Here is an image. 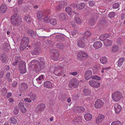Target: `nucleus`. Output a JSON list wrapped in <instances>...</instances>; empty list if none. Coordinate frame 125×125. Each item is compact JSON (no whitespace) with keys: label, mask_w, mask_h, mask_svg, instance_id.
<instances>
[{"label":"nucleus","mask_w":125,"mask_h":125,"mask_svg":"<svg viewBox=\"0 0 125 125\" xmlns=\"http://www.w3.org/2000/svg\"><path fill=\"white\" fill-rule=\"evenodd\" d=\"M124 58H120L118 60L117 62V66L120 67L123 64L124 61L125 60Z\"/></svg>","instance_id":"nucleus-25"},{"label":"nucleus","mask_w":125,"mask_h":125,"mask_svg":"<svg viewBox=\"0 0 125 125\" xmlns=\"http://www.w3.org/2000/svg\"><path fill=\"white\" fill-rule=\"evenodd\" d=\"M4 55V54H2L1 55V59L3 63H4L5 62V60H4V59L3 58V57Z\"/></svg>","instance_id":"nucleus-56"},{"label":"nucleus","mask_w":125,"mask_h":125,"mask_svg":"<svg viewBox=\"0 0 125 125\" xmlns=\"http://www.w3.org/2000/svg\"><path fill=\"white\" fill-rule=\"evenodd\" d=\"M89 4L90 6L92 7L95 5V2L93 0L89 1Z\"/></svg>","instance_id":"nucleus-50"},{"label":"nucleus","mask_w":125,"mask_h":125,"mask_svg":"<svg viewBox=\"0 0 125 125\" xmlns=\"http://www.w3.org/2000/svg\"><path fill=\"white\" fill-rule=\"evenodd\" d=\"M0 12L2 13L5 12L7 10V7L6 5L4 4H2L0 7Z\"/></svg>","instance_id":"nucleus-19"},{"label":"nucleus","mask_w":125,"mask_h":125,"mask_svg":"<svg viewBox=\"0 0 125 125\" xmlns=\"http://www.w3.org/2000/svg\"><path fill=\"white\" fill-rule=\"evenodd\" d=\"M45 107V105L43 104H41L39 105L36 108L37 111H43Z\"/></svg>","instance_id":"nucleus-16"},{"label":"nucleus","mask_w":125,"mask_h":125,"mask_svg":"<svg viewBox=\"0 0 125 125\" xmlns=\"http://www.w3.org/2000/svg\"><path fill=\"white\" fill-rule=\"evenodd\" d=\"M29 96L33 100H35L37 98V96L35 94H30Z\"/></svg>","instance_id":"nucleus-34"},{"label":"nucleus","mask_w":125,"mask_h":125,"mask_svg":"<svg viewBox=\"0 0 125 125\" xmlns=\"http://www.w3.org/2000/svg\"><path fill=\"white\" fill-rule=\"evenodd\" d=\"M29 41V38L27 37H25L22 38L21 43L20 49L21 50H23L24 48L28 46Z\"/></svg>","instance_id":"nucleus-3"},{"label":"nucleus","mask_w":125,"mask_h":125,"mask_svg":"<svg viewBox=\"0 0 125 125\" xmlns=\"http://www.w3.org/2000/svg\"><path fill=\"white\" fill-rule=\"evenodd\" d=\"M39 63V62L38 60H34L31 62L30 65L33 68V66L35 65V68L37 66V64H38Z\"/></svg>","instance_id":"nucleus-18"},{"label":"nucleus","mask_w":125,"mask_h":125,"mask_svg":"<svg viewBox=\"0 0 125 125\" xmlns=\"http://www.w3.org/2000/svg\"><path fill=\"white\" fill-rule=\"evenodd\" d=\"M22 19L20 18L17 14H14L11 17V22L14 25L17 26L19 25Z\"/></svg>","instance_id":"nucleus-1"},{"label":"nucleus","mask_w":125,"mask_h":125,"mask_svg":"<svg viewBox=\"0 0 125 125\" xmlns=\"http://www.w3.org/2000/svg\"><path fill=\"white\" fill-rule=\"evenodd\" d=\"M24 100L25 101L27 102H28L31 103V99L29 98H25L24 99Z\"/></svg>","instance_id":"nucleus-54"},{"label":"nucleus","mask_w":125,"mask_h":125,"mask_svg":"<svg viewBox=\"0 0 125 125\" xmlns=\"http://www.w3.org/2000/svg\"><path fill=\"white\" fill-rule=\"evenodd\" d=\"M74 21L76 23H78V18L77 17H76L74 19Z\"/></svg>","instance_id":"nucleus-60"},{"label":"nucleus","mask_w":125,"mask_h":125,"mask_svg":"<svg viewBox=\"0 0 125 125\" xmlns=\"http://www.w3.org/2000/svg\"><path fill=\"white\" fill-rule=\"evenodd\" d=\"M110 36V35L107 33H106L104 34L101 35L100 37V39L101 41H104L106 39Z\"/></svg>","instance_id":"nucleus-20"},{"label":"nucleus","mask_w":125,"mask_h":125,"mask_svg":"<svg viewBox=\"0 0 125 125\" xmlns=\"http://www.w3.org/2000/svg\"><path fill=\"white\" fill-rule=\"evenodd\" d=\"M70 74L73 75H75L77 74V73L76 72H73L70 73Z\"/></svg>","instance_id":"nucleus-61"},{"label":"nucleus","mask_w":125,"mask_h":125,"mask_svg":"<svg viewBox=\"0 0 125 125\" xmlns=\"http://www.w3.org/2000/svg\"><path fill=\"white\" fill-rule=\"evenodd\" d=\"M92 116V115L89 113L85 114L84 116L85 119L87 121H89L91 119Z\"/></svg>","instance_id":"nucleus-24"},{"label":"nucleus","mask_w":125,"mask_h":125,"mask_svg":"<svg viewBox=\"0 0 125 125\" xmlns=\"http://www.w3.org/2000/svg\"><path fill=\"white\" fill-rule=\"evenodd\" d=\"M111 125H121V124L120 121H116L113 122Z\"/></svg>","instance_id":"nucleus-36"},{"label":"nucleus","mask_w":125,"mask_h":125,"mask_svg":"<svg viewBox=\"0 0 125 125\" xmlns=\"http://www.w3.org/2000/svg\"><path fill=\"white\" fill-rule=\"evenodd\" d=\"M17 83V82L16 81L13 82L12 84V86L13 87H15L16 86Z\"/></svg>","instance_id":"nucleus-59"},{"label":"nucleus","mask_w":125,"mask_h":125,"mask_svg":"<svg viewBox=\"0 0 125 125\" xmlns=\"http://www.w3.org/2000/svg\"><path fill=\"white\" fill-rule=\"evenodd\" d=\"M84 109L83 107L79 106V112H82L84 111Z\"/></svg>","instance_id":"nucleus-49"},{"label":"nucleus","mask_w":125,"mask_h":125,"mask_svg":"<svg viewBox=\"0 0 125 125\" xmlns=\"http://www.w3.org/2000/svg\"><path fill=\"white\" fill-rule=\"evenodd\" d=\"M78 83L77 79L73 78L70 81L69 86L71 87H75L78 86Z\"/></svg>","instance_id":"nucleus-8"},{"label":"nucleus","mask_w":125,"mask_h":125,"mask_svg":"<svg viewBox=\"0 0 125 125\" xmlns=\"http://www.w3.org/2000/svg\"><path fill=\"white\" fill-rule=\"evenodd\" d=\"M59 4L56 7L55 9L56 10H59L66 6L67 3L64 0H61L59 1Z\"/></svg>","instance_id":"nucleus-5"},{"label":"nucleus","mask_w":125,"mask_h":125,"mask_svg":"<svg viewBox=\"0 0 125 125\" xmlns=\"http://www.w3.org/2000/svg\"><path fill=\"white\" fill-rule=\"evenodd\" d=\"M28 34L30 36H33L36 35V33L32 30H29L28 31Z\"/></svg>","instance_id":"nucleus-31"},{"label":"nucleus","mask_w":125,"mask_h":125,"mask_svg":"<svg viewBox=\"0 0 125 125\" xmlns=\"http://www.w3.org/2000/svg\"><path fill=\"white\" fill-rule=\"evenodd\" d=\"M72 7L74 9V13H76L78 12V4H74L73 5Z\"/></svg>","instance_id":"nucleus-29"},{"label":"nucleus","mask_w":125,"mask_h":125,"mask_svg":"<svg viewBox=\"0 0 125 125\" xmlns=\"http://www.w3.org/2000/svg\"><path fill=\"white\" fill-rule=\"evenodd\" d=\"M59 16L60 19L61 20H65L66 19L65 14L64 13L60 14Z\"/></svg>","instance_id":"nucleus-30"},{"label":"nucleus","mask_w":125,"mask_h":125,"mask_svg":"<svg viewBox=\"0 0 125 125\" xmlns=\"http://www.w3.org/2000/svg\"><path fill=\"white\" fill-rule=\"evenodd\" d=\"M25 64V63L23 61H21L19 64V70L21 74H24L26 72Z\"/></svg>","instance_id":"nucleus-6"},{"label":"nucleus","mask_w":125,"mask_h":125,"mask_svg":"<svg viewBox=\"0 0 125 125\" xmlns=\"http://www.w3.org/2000/svg\"><path fill=\"white\" fill-rule=\"evenodd\" d=\"M46 15L44 12H42L41 11H39L37 13V17L39 20H41L43 17Z\"/></svg>","instance_id":"nucleus-15"},{"label":"nucleus","mask_w":125,"mask_h":125,"mask_svg":"<svg viewBox=\"0 0 125 125\" xmlns=\"http://www.w3.org/2000/svg\"><path fill=\"white\" fill-rule=\"evenodd\" d=\"M104 104L102 100L98 99L95 101L94 106L96 108H99L103 106Z\"/></svg>","instance_id":"nucleus-10"},{"label":"nucleus","mask_w":125,"mask_h":125,"mask_svg":"<svg viewBox=\"0 0 125 125\" xmlns=\"http://www.w3.org/2000/svg\"><path fill=\"white\" fill-rule=\"evenodd\" d=\"M51 52L53 53L56 54L57 56L59 55V51L58 50L56 49H52L51 50Z\"/></svg>","instance_id":"nucleus-48"},{"label":"nucleus","mask_w":125,"mask_h":125,"mask_svg":"<svg viewBox=\"0 0 125 125\" xmlns=\"http://www.w3.org/2000/svg\"><path fill=\"white\" fill-rule=\"evenodd\" d=\"M88 55L85 52L83 51H81L79 52V60L81 61L83 60V59L88 58Z\"/></svg>","instance_id":"nucleus-7"},{"label":"nucleus","mask_w":125,"mask_h":125,"mask_svg":"<svg viewBox=\"0 0 125 125\" xmlns=\"http://www.w3.org/2000/svg\"><path fill=\"white\" fill-rule=\"evenodd\" d=\"M85 36V35H83V37H80L79 40V47L83 48L85 47V43L84 38Z\"/></svg>","instance_id":"nucleus-9"},{"label":"nucleus","mask_w":125,"mask_h":125,"mask_svg":"<svg viewBox=\"0 0 125 125\" xmlns=\"http://www.w3.org/2000/svg\"><path fill=\"white\" fill-rule=\"evenodd\" d=\"M24 19L28 23H30L31 22V19L30 16L28 15H26L25 16Z\"/></svg>","instance_id":"nucleus-33"},{"label":"nucleus","mask_w":125,"mask_h":125,"mask_svg":"<svg viewBox=\"0 0 125 125\" xmlns=\"http://www.w3.org/2000/svg\"><path fill=\"white\" fill-rule=\"evenodd\" d=\"M19 58L18 57L17 58L16 60H15V61L13 63V65L15 66L17 65L18 63L17 62L19 60Z\"/></svg>","instance_id":"nucleus-52"},{"label":"nucleus","mask_w":125,"mask_h":125,"mask_svg":"<svg viewBox=\"0 0 125 125\" xmlns=\"http://www.w3.org/2000/svg\"><path fill=\"white\" fill-rule=\"evenodd\" d=\"M119 4L118 3H115L113 4V7L114 9L117 8L119 7Z\"/></svg>","instance_id":"nucleus-47"},{"label":"nucleus","mask_w":125,"mask_h":125,"mask_svg":"<svg viewBox=\"0 0 125 125\" xmlns=\"http://www.w3.org/2000/svg\"><path fill=\"white\" fill-rule=\"evenodd\" d=\"M19 108L17 106L14 109L13 112L15 115L17 114L19 112Z\"/></svg>","instance_id":"nucleus-41"},{"label":"nucleus","mask_w":125,"mask_h":125,"mask_svg":"<svg viewBox=\"0 0 125 125\" xmlns=\"http://www.w3.org/2000/svg\"><path fill=\"white\" fill-rule=\"evenodd\" d=\"M92 72L91 71L89 70H87L85 72L84 75V77L85 79L88 80L91 78H92Z\"/></svg>","instance_id":"nucleus-11"},{"label":"nucleus","mask_w":125,"mask_h":125,"mask_svg":"<svg viewBox=\"0 0 125 125\" xmlns=\"http://www.w3.org/2000/svg\"><path fill=\"white\" fill-rule=\"evenodd\" d=\"M44 86L47 88H51L52 86L51 83L49 81H46L45 82L44 84Z\"/></svg>","instance_id":"nucleus-21"},{"label":"nucleus","mask_w":125,"mask_h":125,"mask_svg":"<svg viewBox=\"0 0 125 125\" xmlns=\"http://www.w3.org/2000/svg\"><path fill=\"white\" fill-rule=\"evenodd\" d=\"M12 94H11L10 93H8L7 97V98H9L10 97H11V95Z\"/></svg>","instance_id":"nucleus-64"},{"label":"nucleus","mask_w":125,"mask_h":125,"mask_svg":"<svg viewBox=\"0 0 125 125\" xmlns=\"http://www.w3.org/2000/svg\"><path fill=\"white\" fill-rule=\"evenodd\" d=\"M89 23L90 25H93L95 23L94 19V18H91L89 21Z\"/></svg>","instance_id":"nucleus-42"},{"label":"nucleus","mask_w":125,"mask_h":125,"mask_svg":"<svg viewBox=\"0 0 125 125\" xmlns=\"http://www.w3.org/2000/svg\"><path fill=\"white\" fill-rule=\"evenodd\" d=\"M23 1V0H18V3L19 5L22 4Z\"/></svg>","instance_id":"nucleus-62"},{"label":"nucleus","mask_w":125,"mask_h":125,"mask_svg":"<svg viewBox=\"0 0 125 125\" xmlns=\"http://www.w3.org/2000/svg\"><path fill=\"white\" fill-rule=\"evenodd\" d=\"M21 86L23 87L22 88L24 89H25L28 87L27 84L25 83H23L22 84Z\"/></svg>","instance_id":"nucleus-53"},{"label":"nucleus","mask_w":125,"mask_h":125,"mask_svg":"<svg viewBox=\"0 0 125 125\" xmlns=\"http://www.w3.org/2000/svg\"><path fill=\"white\" fill-rule=\"evenodd\" d=\"M122 97V94L119 91H116L113 93L112 95L113 100L115 102L119 101Z\"/></svg>","instance_id":"nucleus-2"},{"label":"nucleus","mask_w":125,"mask_h":125,"mask_svg":"<svg viewBox=\"0 0 125 125\" xmlns=\"http://www.w3.org/2000/svg\"><path fill=\"white\" fill-rule=\"evenodd\" d=\"M116 42L117 44L121 45L122 43V39L121 38H118L116 40Z\"/></svg>","instance_id":"nucleus-45"},{"label":"nucleus","mask_w":125,"mask_h":125,"mask_svg":"<svg viewBox=\"0 0 125 125\" xmlns=\"http://www.w3.org/2000/svg\"><path fill=\"white\" fill-rule=\"evenodd\" d=\"M9 102L11 103H13L14 102V100L12 98H10L9 99Z\"/></svg>","instance_id":"nucleus-63"},{"label":"nucleus","mask_w":125,"mask_h":125,"mask_svg":"<svg viewBox=\"0 0 125 125\" xmlns=\"http://www.w3.org/2000/svg\"><path fill=\"white\" fill-rule=\"evenodd\" d=\"M91 34V32L90 31H86L85 33V34L84 35H85V37L84 39L86 38V37L87 38L90 36Z\"/></svg>","instance_id":"nucleus-39"},{"label":"nucleus","mask_w":125,"mask_h":125,"mask_svg":"<svg viewBox=\"0 0 125 125\" xmlns=\"http://www.w3.org/2000/svg\"><path fill=\"white\" fill-rule=\"evenodd\" d=\"M92 78L93 79H95L98 81L100 80L101 79V78L100 77L97 75L93 76Z\"/></svg>","instance_id":"nucleus-43"},{"label":"nucleus","mask_w":125,"mask_h":125,"mask_svg":"<svg viewBox=\"0 0 125 125\" xmlns=\"http://www.w3.org/2000/svg\"><path fill=\"white\" fill-rule=\"evenodd\" d=\"M40 52L37 48L33 50V52H32V53L34 55H37Z\"/></svg>","instance_id":"nucleus-40"},{"label":"nucleus","mask_w":125,"mask_h":125,"mask_svg":"<svg viewBox=\"0 0 125 125\" xmlns=\"http://www.w3.org/2000/svg\"><path fill=\"white\" fill-rule=\"evenodd\" d=\"M105 117L104 115L101 114H99L96 120V122L97 124L100 123L104 119Z\"/></svg>","instance_id":"nucleus-13"},{"label":"nucleus","mask_w":125,"mask_h":125,"mask_svg":"<svg viewBox=\"0 0 125 125\" xmlns=\"http://www.w3.org/2000/svg\"><path fill=\"white\" fill-rule=\"evenodd\" d=\"M85 6V3H82L79 4V10L82 9L84 8Z\"/></svg>","instance_id":"nucleus-37"},{"label":"nucleus","mask_w":125,"mask_h":125,"mask_svg":"<svg viewBox=\"0 0 125 125\" xmlns=\"http://www.w3.org/2000/svg\"><path fill=\"white\" fill-rule=\"evenodd\" d=\"M82 91H83V94L84 95L88 96L91 93L90 91L88 89H82Z\"/></svg>","instance_id":"nucleus-23"},{"label":"nucleus","mask_w":125,"mask_h":125,"mask_svg":"<svg viewBox=\"0 0 125 125\" xmlns=\"http://www.w3.org/2000/svg\"><path fill=\"white\" fill-rule=\"evenodd\" d=\"M9 120L13 124H15L17 123V120L15 118L13 117H11L10 118Z\"/></svg>","instance_id":"nucleus-35"},{"label":"nucleus","mask_w":125,"mask_h":125,"mask_svg":"<svg viewBox=\"0 0 125 125\" xmlns=\"http://www.w3.org/2000/svg\"><path fill=\"white\" fill-rule=\"evenodd\" d=\"M50 22L52 24L55 25L56 23V20L55 19L53 18L50 19Z\"/></svg>","instance_id":"nucleus-38"},{"label":"nucleus","mask_w":125,"mask_h":125,"mask_svg":"<svg viewBox=\"0 0 125 125\" xmlns=\"http://www.w3.org/2000/svg\"><path fill=\"white\" fill-rule=\"evenodd\" d=\"M63 68L62 66L58 65L55 68L54 73L58 76H61L63 73L64 71H62Z\"/></svg>","instance_id":"nucleus-4"},{"label":"nucleus","mask_w":125,"mask_h":125,"mask_svg":"<svg viewBox=\"0 0 125 125\" xmlns=\"http://www.w3.org/2000/svg\"><path fill=\"white\" fill-rule=\"evenodd\" d=\"M65 10L68 14L71 15L72 14V10L71 8L70 7H67L65 8Z\"/></svg>","instance_id":"nucleus-28"},{"label":"nucleus","mask_w":125,"mask_h":125,"mask_svg":"<svg viewBox=\"0 0 125 125\" xmlns=\"http://www.w3.org/2000/svg\"><path fill=\"white\" fill-rule=\"evenodd\" d=\"M114 110L115 112L116 113H120L121 110V106L117 104H115L114 105Z\"/></svg>","instance_id":"nucleus-14"},{"label":"nucleus","mask_w":125,"mask_h":125,"mask_svg":"<svg viewBox=\"0 0 125 125\" xmlns=\"http://www.w3.org/2000/svg\"><path fill=\"white\" fill-rule=\"evenodd\" d=\"M50 17H46L44 19L43 21L44 22L48 23L50 22Z\"/></svg>","instance_id":"nucleus-44"},{"label":"nucleus","mask_w":125,"mask_h":125,"mask_svg":"<svg viewBox=\"0 0 125 125\" xmlns=\"http://www.w3.org/2000/svg\"><path fill=\"white\" fill-rule=\"evenodd\" d=\"M112 41L109 39H107L104 40V44L106 47L110 46L112 44Z\"/></svg>","instance_id":"nucleus-22"},{"label":"nucleus","mask_w":125,"mask_h":125,"mask_svg":"<svg viewBox=\"0 0 125 125\" xmlns=\"http://www.w3.org/2000/svg\"><path fill=\"white\" fill-rule=\"evenodd\" d=\"M28 8L27 6H25L24 7L22 10L24 11H26L28 9Z\"/></svg>","instance_id":"nucleus-58"},{"label":"nucleus","mask_w":125,"mask_h":125,"mask_svg":"<svg viewBox=\"0 0 125 125\" xmlns=\"http://www.w3.org/2000/svg\"><path fill=\"white\" fill-rule=\"evenodd\" d=\"M102 45V43H101V42H96L94 43L93 46L96 49H97L101 48Z\"/></svg>","instance_id":"nucleus-17"},{"label":"nucleus","mask_w":125,"mask_h":125,"mask_svg":"<svg viewBox=\"0 0 125 125\" xmlns=\"http://www.w3.org/2000/svg\"><path fill=\"white\" fill-rule=\"evenodd\" d=\"M44 77L43 75H41L36 79L37 81L39 84H41L42 81L44 80Z\"/></svg>","instance_id":"nucleus-26"},{"label":"nucleus","mask_w":125,"mask_h":125,"mask_svg":"<svg viewBox=\"0 0 125 125\" xmlns=\"http://www.w3.org/2000/svg\"><path fill=\"white\" fill-rule=\"evenodd\" d=\"M2 91L4 93V94H6L7 92V89L5 88H4L2 90Z\"/></svg>","instance_id":"nucleus-57"},{"label":"nucleus","mask_w":125,"mask_h":125,"mask_svg":"<svg viewBox=\"0 0 125 125\" xmlns=\"http://www.w3.org/2000/svg\"><path fill=\"white\" fill-rule=\"evenodd\" d=\"M119 49V47L116 45H115L113 46L112 48V51L114 52H115L117 51Z\"/></svg>","instance_id":"nucleus-32"},{"label":"nucleus","mask_w":125,"mask_h":125,"mask_svg":"<svg viewBox=\"0 0 125 125\" xmlns=\"http://www.w3.org/2000/svg\"><path fill=\"white\" fill-rule=\"evenodd\" d=\"M107 61V59L105 57H102L100 59V62L103 64L106 63Z\"/></svg>","instance_id":"nucleus-27"},{"label":"nucleus","mask_w":125,"mask_h":125,"mask_svg":"<svg viewBox=\"0 0 125 125\" xmlns=\"http://www.w3.org/2000/svg\"><path fill=\"white\" fill-rule=\"evenodd\" d=\"M89 84L91 86L95 87H97L100 85V83L95 81L94 80H90L89 81Z\"/></svg>","instance_id":"nucleus-12"},{"label":"nucleus","mask_w":125,"mask_h":125,"mask_svg":"<svg viewBox=\"0 0 125 125\" xmlns=\"http://www.w3.org/2000/svg\"><path fill=\"white\" fill-rule=\"evenodd\" d=\"M115 13L114 12H110L108 15V16L110 18H113L114 17L115 15Z\"/></svg>","instance_id":"nucleus-46"},{"label":"nucleus","mask_w":125,"mask_h":125,"mask_svg":"<svg viewBox=\"0 0 125 125\" xmlns=\"http://www.w3.org/2000/svg\"><path fill=\"white\" fill-rule=\"evenodd\" d=\"M19 105L20 108L22 107H24L23 103L22 102H20L19 103Z\"/></svg>","instance_id":"nucleus-55"},{"label":"nucleus","mask_w":125,"mask_h":125,"mask_svg":"<svg viewBox=\"0 0 125 125\" xmlns=\"http://www.w3.org/2000/svg\"><path fill=\"white\" fill-rule=\"evenodd\" d=\"M20 109L22 112L23 113H25L26 112V109L24 106L21 108Z\"/></svg>","instance_id":"nucleus-51"}]
</instances>
